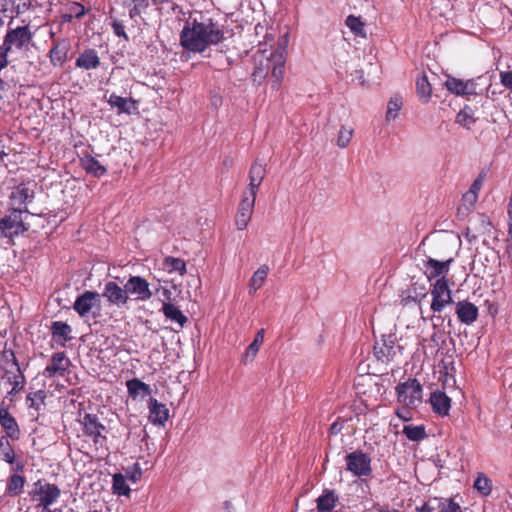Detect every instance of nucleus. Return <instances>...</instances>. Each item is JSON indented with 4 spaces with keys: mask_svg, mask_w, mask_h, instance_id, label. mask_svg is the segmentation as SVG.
<instances>
[{
    "mask_svg": "<svg viewBox=\"0 0 512 512\" xmlns=\"http://www.w3.org/2000/svg\"><path fill=\"white\" fill-rule=\"evenodd\" d=\"M225 39L224 31L212 18L187 22L180 33L181 46L193 53H202L208 47Z\"/></svg>",
    "mask_w": 512,
    "mask_h": 512,
    "instance_id": "1",
    "label": "nucleus"
},
{
    "mask_svg": "<svg viewBox=\"0 0 512 512\" xmlns=\"http://www.w3.org/2000/svg\"><path fill=\"white\" fill-rule=\"evenodd\" d=\"M79 422L82 426L84 435L92 440L96 449L106 448V427L101 423L96 414L85 413Z\"/></svg>",
    "mask_w": 512,
    "mask_h": 512,
    "instance_id": "2",
    "label": "nucleus"
},
{
    "mask_svg": "<svg viewBox=\"0 0 512 512\" xmlns=\"http://www.w3.org/2000/svg\"><path fill=\"white\" fill-rule=\"evenodd\" d=\"M422 385L416 379H408L396 386L397 401L409 408H416L422 402Z\"/></svg>",
    "mask_w": 512,
    "mask_h": 512,
    "instance_id": "3",
    "label": "nucleus"
},
{
    "mask_svg": "<svg viewBox=\"0 0 512 512\" xmlns=\"http://www.w3.org/2000/svg\"><path fill=\"white\" fill-rule=\"evenodd\" d=\"M371 457L362 450H355L345 456L346 470L357 477H369L372 474Z\"/></svg>",
    "mask_w": 512,
    "mask_h": 512,
    "instance_id": "4",
    "label": "nucleus"
},
{
    "mask_svg": "<svg viewBox=\"0 0 512 512\" xmlns=\"http://www.w3.org/2000/svg\"><path fill=\"white\" fill-rule=\"evenodd\" d=\"M402 346L397 344V338L394 334L384 335L381 340L376 341L373 351L377 360L381 362L394 361L396 356L402 351Z\"/></svg>",
    "mask_w": 512,
    "mask_h": 512,
    "instance_id": "5",
    "label": "nucleus"
},
{
    "mask_svg": "<svg viewBox=\"0 0 512 512\" xmlns=\"http://www.w3.org/2000/svg\"><path fill=\"white\" fill-rule=\"evenodd\" d=\"M431 310L440 313L444 307L453 303L452 293L448 287V279L442 276L436 280L431 289Z\"/></svg>",
    "mask_w": 512,
    "mask_h": 512,
    "instance_id": "6",
    "label": "nucleus"
},
{
    "mask_svg": "<svg viewBox=\"0 0 512 512\" xmlns=\"http://www.w3.org/2000/svg\"><path fill=\"white\" fill-rule=\"evenodd\" d=\"M129 300L134 297V300L146 302L153 297V292L150 289L149 282L142 276H130L125 283Z\"/></svg>",
    "mask_w": 512,
    "mask_h": 512,
    "instance_id": "7",
    "label": "nucleus"
},
{
    "mask_svg": "<svg viewBox=\"0 0 512 512\" xmlns=\"http://www.w3.org/2000/svg\"><path fill=\"white\" fill-rule=\"evenodd\" d=\"M100 296H102L109 305L119 309L126 308L130 301L125 285L120 286L115 281L106 282Z\"/></svg>",
    "mask_w": 512,
    "mask_h": 512,
    "instance_id": "8",
    "label": "nucleus"
},
{
    "mask_svg": "<svg viewBox=\"0 0 512 512\" xmlns=\"http://www.w3.org/2000/svg\"><path fill=\"white\" fill-rule=\"evenodd\" d=\"M33 39V33L29 25L18 26L15 29H9L4 36L3 44L12 50L15 47L18 50L23 49Z\"/></svg>",
    "mask_w": 512,
    "mask_h": 512,
    "instance_id": "9",
    "label": "nucleus"
},
{
    "mask_svg": "<svg viewBox=\"0 0 512 512\" xmlns=\"http://www.w3.org/2000/svg\"><path fill=\"white\" fill-rule=\"evenodd\" d=\"M255 201L256 196L242 194L235 217V225L238 230L246 229L254 212Z\"/></svg>",
    "mask_w": 512,
    "mask_h": 512,
    "instance_id": "10",
    "label": "nucleus"
},
{
    "mask_svg": "<svg viewBox=\"0 0 512 512\" xmlns=\"http://www.w3.org/2000/svg\"><path fill=\"white\" fill-rule=\"evenodd\" d=\"M0 426L5 433L6 439L18 441L21 437V430L16 418L9 412L4 402L0 403Z\"/></svg>",
    "mask_w": 512,
    "mask_h": 512,
    "instance_id": "11",
    "label": "nucleus"
},
{
    "mask_svg": "<svg viewBox=\"0 0 512 512\" xmlns=\"http://www.w3.org/2000/svg\"><path fill=\"white\" fill-rule=\"evenodd\" d=\"M35 486V494L38 496L39 506L42 507L41 510L49 509L61 495V490L56 484L38 481Z\"/></svg>",
    "mask_w": 512,
    "mask_h": 512,
    "instance_id": "12",
    "label": "nucleus"
},
{
    "mask_svg": "<svg viewBox=\"0 0 512 512\" xmlns=\"http://www.w3.org/2000/svg\"><path fill=\"white\" fill-rule=\"evenodd\" d=\"M70 365L71 361L65 352H56L51 356L50 362L43 371V375L46 378L63 377Z\"/></svg>",
    "mask_w": 512,
    "mask_h": 512,
    "instance_id": "13",
    "label": "nucleus"
},
{
    "mask_svg": "<svg viewBox=\"0 0 512 512\" xmlns=\"http://www.w3.org/2000/svg\"><path fill=\"white\" fill-rule=\"evenodd\" d=\"M70 47L68 38L53 39L52 47L48 52L50 63L54 67H61L68 59Z\"/></svg>",
    "mask_w": 512,
    "mask_h": 512,
    "instance_id": "14",
    "label": "nucleus"
},
{
    "mask_svg": "<svg viewBox=\"0 0 512 512\" xmlns=\"http://www.w3.org/2000/svg\"><path fill=\"white\" fill-rule=\"evenodd\" d=\"M95 306H100V294L87 290L76 298L73 309L80 317H86Z\"/></svg>",
    "mask_w": 512,
    "mask_h": 512,
    "instance_id": "15",
    "label": "nucleus"
},
{
    "mask_svg": "<svg viewBox=\"0 0 512 512\" xmlns=\"http://www.w3.org/2000/svg\"><path fill=\"white\" fill-rule=\"evenodd\" d=\"M33 198L34 192L30 190L25 184H19L16 186L10 195V200L12 206L14 207V212L19 214L26 212L27 209L25 205L29 202H32Z\"/></svg>",
    "mask_w": 512,
    "mask_h": 512,
    "instance_id": "16",
    "label": "nucleus"
},
{
    "mask_svg": "<svg viewBox=\"0 0 512 512\" xmlns=\"http://www.w3.org/2000/svg\"><path fill=\"white\" fill-rule=\"evenodd\" d=\"M265 176V166L257 161L253 162L248 173L249 184L243 193L257 197L259 187Z\"/></svg>",
    "mask_w": 512,
    "mask_h": 512,
    "instance_id": "17",
    "label": "nucleus"
},
{
    "mask_svg": "<svg viewBox=\"0 0 512 512\" xmlns=\"http://www.w3.org/2000/svg\"><path fill=\"white\" fill-rule=\"evenodd\" d=\"M0 230L6 237H14L26 231L21 214L14 212L0 220Z\"/></svg>",
    "mask_w": 512,
    "mask_h": 512,
    "instance_id": "18",
    "label": "nucleus"
},
{
    "mask_svg": "<svg viewBox=\"0 0 512 512\" xmlns=\"http://www.w3.org/2000/svg\"><path fill=\"white\" fill-rule=\"evenodd\" d=\"M455 313L458 320L465 325L473 324L479 316L478 307L468 300L457 302Z\"/></svg>",
    "mask_w": 512,
    "mask_h": 512,
    "instance_id": "19",
    "label": "nucleus"
},
{
    "mask_svg": "<svg viewBox=\"0 0 512 512\" xmlns=\"http://www.w3.org/2000/svg\"><path fill=\"white\" fill-rule=\"evenodd\" d=\"M0 454L2 456V460L12 465V470L15 472H23L24 471V461L21 458H17L14 448L8 439L5 440V437L0 439Z\"/></svg>",
    "mask_w": 512,
    "mask_h": 512,
    "instance_id": "20",
    "label": "nucleus"
},
{
    "mask_svg": "<svg viewBox=\"0 0 512 512\" xmlns=\"http://www.w3.org/2000/svg\"><path fill=\"white\" fill-rule=\"evenodd\" d=\"M149 421L157 426H164L169 418V410L165 404L160 403L155 398H150L148 402Z\"/></svg>",
    "mask_w": 512,
    "mask_h": 512,
    "instance_id": "21",
    "label": "nucleus"
},
{
    "mask_svg": "<svg viewBox=\"0 0 512 512\" xmlns=\"http://www.w3.org/2000/svg\"><path fill=\"white\" fill-rule=\"evenodd\" d=\"M338 505H340V499L334 489H324L316 499L317 512H332Z\"/></svg>",
    "mask_w": 512,
    "mask_h": 512,
    "instance_id": "22",
    "label": "nucleus"
},
{
    "mask_svg": "<svg viewBox=\"0 0 512 512\" xmlns=\"http://www.w3.org/2000/svg\"><path fill=\"white\" fill-rule=\"evenodd\" d=\"M268 68L272 66L271 76L273 78L272 88L278 90L281 86L284 71H285V59L282 54H272L271 58L267 59Z\"/></svg>",
    "mask_w": 512,
    "mask_h": 512,
    "instance_id": "23",
    "label": "nucleus"
},
{
    "mask_svg": "<svg viewBox=\"0 0 512 512\" xmlns=\"http://www.w3.org/2000/svg\"><path fill=\"white\" fill-rule=\"evenodd\" d=\"M451 262L452 259L447 261H438L436 259L429 258L424 264L427 279L431 281L439 276H446Z\"/></svg>",
    "mask_w": 512,
    "mask_h": 512,
    "instance_id": "24",
    "label": "nucleus"
},
{
    "mask_svg": "<svg viewBox=\"0 0 512 512\" xmlns=\"http://www.w3.org/2000/svg\"><path fill=\"white\" fill-rule=\"evenodd\" d=\"M429 402L435 413L440 416H446L449 414L451 408V399L446 395L445 392L436 390L431 393Z\"/></svg>",
    "mask_w": 512,
    "mask_h": 512,
    "instance_id": "25",
    "label": "nucleus"
},
{
    "mask_svg": "<svg viewBox=\"0 0 512 512\" xmlns=\"http://www.w3.org/2000/svg\"><path fill=\"white\" fill-rule=\"evenodd\" d=\"M71 332L72 329L66 322L54 321L51 325L52 339L61 347H65L66 343L72 339Z\"/></svg>",
    "mask_w": 512,
    "mask_h": 512,
    "instance_id": "26",
    "label": "nucleus"
},
{
    "mask_svg": "<svg viewBox=\"0 0 512 512\" xmlns=\"http://www.w3.org/2000/svg\"><path fill=\"white\" fill-rule=\"evenodd\" d=\"M0 11L19 16L27 12L32 6V0H0Z\"/></svg>",
    "mask_w": 512,
    "mask_h": 512,
    "instance_id": "27",
    "label": "nucleus"
},
{
    "mask_svg": "<svg viewBox=\"0 0 512 512\" xmlns=\"http://www.w3.org/2000/svg\"><path fill=\"white\" fill-rule=\"evenodd\" d=\"M100 64L97 51L91 48L85 49L75 61L76 67L84 70L97 69Z\"/></svg>",
    "mask_w": 512,
    "mask_h": 512,
    "instance_id": "28",
    "label": "nucleus"
},
{
    "mask_svg": "<svg viewBox=\"0 0 512 512\" xmlns=\"http://www.w3.org/2000/svg\"><path fill=\"white\" fill-rule=\"evenodd\" d=\"M80 165L86 173L98 178L105 175L107 172V169L90 154H85L80 158Z\"/></svg>",
    "mask_w": 512,
    "mask_h": 512,
    "instance_id": "29",
    "label": "nucleus"
},
{
    "mask_svg": "<svg viewBox=\"0 0 512 512\" xmlns=\"http://www.w3.org/2000/svg\"><path fill=\"white\" fill-rule=\"evenodd\" d=\"M166 319L175 322L180 328H183L188 322V318L184 313L171 302H164L161 308Z\"/></svg>",
    "mask_w": 512,
    "mask_h": 512,
    "instance_id": "30",
    "label": "nucleus"
},
{
    "mask_svg": "<svg viewBox=\"0 0 512 512\" xmlns=\"http://www.w3.org/2000/svg\"><path fill=\"white\" fill-rule=\"evenodd\" d=\"M108 103L112 107H116L119 114H132V112L137 108L135 100H133L132 98H123L121 96L116 95L115 93L110 95Z\"/></svg>",
    "mask_w": 512,
    "mask_h": 512,
    "instance_id": "31",
    "label": "nucleus"
},
{
    "mask_svg": "<svg viewBox=\"0 0 512 512\" xmlns=\"http://www.w3.org/2000/svg\"><path fill=\"white\" fill-rule=\"evenodd\" d=\"M26 478L20 475L19 472L11 474L7 480L5 494L11 497H16L22 494Z\"/></svg>",
    "mask_w": 512,
    "mask_h": 512,
    "instance_id": "32",
    "label": "nucleus"
},
{
    "mask_svg": "<svg viewBox=\"0 0 512 512\" xmlns=\"http://www.w3.org/2000/svg\"><path fill=\"white\" fill-rule=\"evenodd\" d=\"M126 387L129 395L133 399H136L140 394H142L144 397L145 395H149L151 393L150 386L138 378L128 380L126 382Z\"/></svg>",
    "mask_w": 512,
    "mask_h": 512,
    "instance_id": "33",
    "label": "nucleus"
},
{
    "mask_svg": "<svg viewBox=\"0 0 512 512\" xmlns=\"http://www.w3.org/2000/svg\"><path fill=\"white\" fill-rule=\"evenodd\" d=\"M6 375L7 381L12 387L9 391V395H16L24 389L26 378L21 368H18L15 374H10V372L7 371Z\"/></svg>",
    "mask_w": 512,
    "mask_h": 512,
    "instance_id": "34",
    "label": "nucleus"
},
{
    "mask_svg": "<svg viewBox=\"0 0 512 512\" xmlns=\"http://www.w3.org/2000/svg\"><path fill=\"white\" fill-rule=\"evenodd\" d=\"M123 6L129 10L130 19L140 17L149 7L148 0H124Z\"/></svg>",
    "mask_w": 512,
    "mask_h": 512,
    "instance_id": "35",
    "label": "nucleus"
},
{
    "mask_svg": "<svg viewBox=\"0 0 512 512\" xmlns=\"http://www.w3.org/2000/svg\"><path fill=\"white\" fill-rule=\"evenodd\" d=\"M47 398V393L45 390H37L34 392H30L26 396V404L29 409H34L36 412H39L45 406V400Z\"/></svg>",
    "mask_w": 512,
    "mask_h": 512,
    "instance_id": "36",
    "label": "nucleus"
},
{
    "mask_svg": "<svg viewBox=\"0 0 512 512\" xmlns=\"http://www.w3.org/2000/svg\"><path fill=\"white\" fill-rule=\"evenodd\" d=\"M402 432L408 440L413 442L422 441L427 437L426 428L424 425H404Z\"/></svg>",
    "mask_w": 512,
    "mask_h": 512,
    "instance_id": "37",
    "label": "nucleus"
},
{
    "mask_svg": "<svg viewBox=\"0 0 512 512\" xmlns=\"http://www.w3.org/2000/svg\"><path fill=\"white\" fill-rule=\"evenodd\" d=\"M476 120L474 111L468 105H465L456 115V123L466 129H471Z\"/></svg>",
    "mask_w": 512,
    "mask_h": 512,
    "instance_id": "38",
    "label": "nucleus"
},
{
    "mask_svg": "<svg viewBox=\"0 0 512 512\" xmlns=\"http://www.w3.org/2000/svg\"><path fill=\"white\" fill-rule=\"evenodd\" d=\"M268 272H269V268L266 265L261 266L260 268H258V270H256L254 272V274L250 280V287H249L250 294L257 291L258 289H260L263 286V284L267 278Z\"/></svg>",
    "mask_w": 512,
    "mask_h": 512,
    "instance_id": "39",
    "label": "nucleus"
},
{
    "mask_svg": "<svg viewBox=\"0 0 512 512\" xmlns=\"http://www.w3.org/2000/svg\"><path fill=\"white\" fill-rule=\"evenodd\" d=\"M444 86L450 93L454 95L466 96L465 81L462 79L447 75Z\"/></svg>",
    "mask_w": 512,
    "mask_h": 512,
    "instance_id": "40",
    "label": "nucleus"
},
{
    "mask_svg": "<svg viewBox=\"0 0 512 512\" xmlns=\"http://www.w3.org/2000/svg\"><path fill=\"white\" fill-rule=\"evenodd\" d=\"M264 334L265 330L263 328L256 333L254 340L246 349V352L244 354L245 360L249 359L250 361H252L255 358L260 349V346L264 341Z\"/></svg>",
    "mask_w": 512,
    "mask_h": 512,
    "instance_id": "41",
    "label": "nucleus"
},
{
    "mask_svg": "<svg viewBox=\"0 0 512 512\" xmlns=\"http://www.w3.org/2000/svg\"><path fill=\"white\" fill-rule=\"evenodd\" d=\"M436 508L439 512H462L459 503L455 502L453 498H434Z\"/></svg>",
    "mask_w": 512,
    "mask_h": 512,
    "instance_id": "42",
    "label": "nucleus"
},
{
    "mask_svg": "<svg viewBox=\"0 0 512 512\" xmlns=\"http://www.w3.org/2000/svg\"><path fill=\"white\" fill-rule=\"evenodd\" d=\"M112 490L116 495L129 496L131 489L127 485L126 480L121 473H116L113 475Z\"/></svg>",
    "mask_w": 512,
    "mask_h": 512,
    "instance_id": "43",
    "label": "nucleus"
},
{
    "mask_svg": "<svg viewBox=\"0 0 512 512\" xmlns=\"http://www.w3.org/2000/svg\"><path fill=\"white\" fill-rule=\"evenodd\" d=\"M163 264L168 272H179L180 275L186 273V263L180 258L168 256L164 259Z\"/></svg>",
    "mask_w": 512,
    "mask_h": 512,
    "instance_id": "44",
    "label": "nucleus"
},
{
    "mask_svg": "<svg viewBox=\"0 0 512 512\" xmlns=\"http://www.w3.org/2000/svg\"><path fill=\"white\" fill-rule=\"evenodd\" d=\"M416 90L421 98L428 99L431 96L432 87L428 81V77L426 74H422L420 77L417 78Z\"/></svg>",
    "mask_w": 512,
    "mask_h": 512,
    "instance_id": "45",
    "label": "nucleus"
},
{
    "mask_svg": "<svg viewBox=\"0 0 512 512\" xmlns=\"http://www.w3.org/2000/svg\"><path fill=\"white\" fill-rule=\"evenodd\" d=\"M474 488L484 496H488L492 490V482L484 474H479L474 482Z\"/></svg>",
    "mask_w": 512,
    "mask_h": 512,
    "instance_id": "46",
    "label": "nucleus"
},
{
    "mask_svg": "<svg viewBox=\"0 0 512 512\" xmlns=\"http://www.w3.org/2000/svg\"><path fill=\"white\" fill-rule=\"evenodd\" d=\"M346 25L355 35L365 36L364 23L361 21L360 17L349 15L346 19Z\"/></svg>",
    "mask_w": 512,
    "mask_h": 512,
    "instance_id": "47",
    "label": "nucleus"
},
{
    "mask_svg": "<svg viewBox=\"0 0 512 512\" xmlns=\"http://www.w3.org/2000/svg\"><path fill=\"white\" fill-rule=\"evenodd\" d=\"M402 107V99L399 96H394L390 99L387 106L386 118L388 120L395 119L399 110Z\"/></svg>",
    "mask_w": 512,
    "mask_h": 512,
    "instance_id": "48",
    "label": "nucleus"
},
{
    "mask_svg": "<svg viewBox=\"0 0 512 512\" xmlns=\"http://www.w3.org/2000/svg\"><path fill=\"white\" fill-rule=\"evenodd\" d=\"M353 136V129L351 127L342 126L338 133L337 145L340 148H345L350 143Z\"/></svg>",
    "mask_w": 512,
    "mask_h": 512,
    "instance_id": "49",
    "label": "nucleus"
},
{
    "mask_svg": "<svg viewBox=\"0 0 512 512\" xmlns=\"http://www.w3.org/2000/svg\"><path fill=\"white\" fill-rule=\"evenodd\" d=\"M67 10L77 19L82 18L87 13L85 6L79 2H71L67 6Z\"/></svg>",
    "mask_w": 512,
    "mask_h": 512,
    "instance_id": "50",
    "label": "nucleus"
},
{
    "mask_svg": "<svg viewBox=\"0 0 512 512\" xmlns=\"http://www.w3.org/2000/svg\"><path fill=\"white\" fill-rule=\"evenodd\" d=\"M483 179L481 176L477 177L472 183L469 191L467 192V197H471V201H476L478 198V192L482 187Z\"/></svg>",
    "mask_w": 512,
    "mask_h": 512,
    "instance_id": "51",
    "label": "nucleus"
},
{
    "mask_svg": "<svg viewBox=\"0 0 512 512\" xmlns=\"http://www.w3.org/2000/svg\"><path fill=\"white\" fill-rule=\"evenodd\" d=\"M466 96L481 94V89L478 88V83L475 79H468L465 81Z\"/></svg>",
    "mask_w": 512,
    "mask_h": 512,
    "instance_id": "52",
    "label": "nucleus"
},
{
    "mask_svg": "<svg viewBox=\"0 0 512 512\" xmlns=\"http://www.w3.org/2000/svg\"><path fill=\"white\" fill-rule=\"evenodd\" d=\"M11 52L8 47H6L3 43L0 45V72L6 68L10 61L8 59V54Z\"/></svg>",
    "mask_w": 512,
    "mask_h": 512,
    "instance_id": "53",
    "label": "nucleus"
},
{
    "mask_svg": "<svg viewBox=\"0 0 512 512\" xmlns=\"http://www.w3.org/2000/svg\"><path fill=\"white\" fill-rule=\"evenodd\" d=\"M111 26L113 28V32L118 37H123L124 39H128V36L125 32V26L122 22L118 20H113L111 23Z\"/></svg>",
    "mask_w": 512,
    "mask_h": 512,
    "instance_id": "54",
    "label": "nucleus"
},
{
    "mask_svg": "<svg viewBox=\"0 0 512 512\" xmlns=\"http://www.w3.org/2000/svg\"><path fill=\"white\" fill-rule=\"evenodd\" d=\"M500 80L503 86L512 91V71L501 72Z\"/></svg>",
    "mask_w": 512,
    "mask_h": 512,
    "instance_id": "55",
    "label": "nucleus"
},
{
    "mask_svg": "<svg viewBox=\"0 0 512 512\" xmlns=\"http://www.w3.org/2000/svg\"><path fill=\"white\" fill-rule=\"evenodd\" d=\"M4 357L6 358L7 362L10 361L12 365L15 366L16 370L18 368H21L15 356V353L12 350L4 351Z\"/></svg>",
    "mask_w": 512,
    "mask_h": 512,
    "instance_id": "56",
    "label": "nucleus"
},
{
    "mask_svg": "<svg viewBox=\"0 0 512 512\" xmlns=\"http://www.w3.org/2000/svg\"><path fill=\"white\" fill-rule=\"evenodd\" d=\"M396 415L402 419L403 421H409L411 419V414L406 409H398L396 411Z\"/></svg>",
    "mask_w": 512,
    "mask_h": 512,
    "instance_id": "57",
    "label": "nucleus"
},
{
    "mask_svg": "<svg viewBox=\"0 0 512 512\" xmlns=\"http://www.w3.org/2000/svg\"><path fill=\"white\" fill-rule=\"evenodd\" d=\"M437 509L436 506H432L430 502L424 503L421 507H417V512H434Z\"/></svg>",
    "mask_w": 512,
    "mask_h": 512,
    "instance_id": "58",
    "label": "nucleus"
},
{
    "mask_svg": "<svg viewBox=\"0 0 512 512\" xmlns=\"http://www.w3.org/2000/svg\"><path fill=\"white\" fill-rule=\"evenodd\" d=\"M134 467L136 469V472L129 476V479L133 482H136L141 477V469L138 463H135Z\"/></svg>",
    "mask_w": 512,
    "mask_h": 512,
    "instance_id": "59",
    "label": "nucleus"
},
{
    "mask_svg": "<svg viewBox=\"0 0 512 512\" xmlns=\"http://www.w3.org/2000/svg\"><path fill=\"white\" fill-rule=\"evenodd\" d=\"M341 429V425L338 422H334L329 428V433L336 435L341 431Z\"/></svg>",
    "mask_w": 512,
    "mask_h": 512,
    "instance_id": "60",
    "label": "nucleus"
},
{
    "mask_svg": "<svg viewBox=\"0 0 512 512\" xmlns=\"http://www.w3.org/2000/svg\"><path fill=\"white\" fill-rule=\"evenodd\" d=\"M8 156V152L6 151V145L3 140L0 139V160L2 161L5 157Z\"/></svg>",
    "mask_w": 512,
    "mask_h": 512,
    "instance_id": "61",
    "label": "nucleus"
},
{
    "mask_svg": "<svg viewBox=\"0 0 512 512\" xmlns=\"http://www.w3.org/2000/svg\"><path fill=\"white\" fill-rule=\"evenodd\" d=\"M377 512H401L398 509L391 508L389 506H381L377 509Z\"/></svg>",
    "mask_w": 512,
    "mask_h": 512,
    "instance_id": "62",
    "label": "nucleus"
},
{
    "mask_svg": "<svg viewBox=\"0 0 512 512\" xmlns=\"http://www.w3.org/2000/svg\"><path fill=\"white\" fill-rule=\"evenodd\" d=\"M74 16L68 11V13H65L62 15V21L65 23H69L73 20Z\"/></svg>",
    "mask_w": 512,
    "mask_h": 512,
    "instance_id": "63",
    "label": "nucleus"
},
{
    "mask_svg": "<svg viewBox=\"0 0 512 512\" xmlns=\"http://www.w3.org/2000/svg\"><path fill=\"white\" fill-rule=\"evenodd\" d=\"M506 252L509 257L512 256V239H506Z\"/></svg>",
    "mask_w": 512,
    "mask_h": 512,
    "instance_id": "64",
    "label": "nucleus"
}]
</instances>
